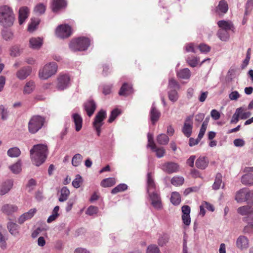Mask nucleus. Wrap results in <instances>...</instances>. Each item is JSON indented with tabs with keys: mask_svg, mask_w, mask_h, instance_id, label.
<instances>
[{
	"mask_svg": "<svg viewBox=\"0 0 253 253\" xmlns=\"http://www.w3.org/2000/svg\"><path fill=\"white\" fill-rule=\"evenodd\" d=\"M30 153L33 163L39 167L45 161L47 155V146L42 144L35 145Z\"/></svg>",
	"mask_w": 253,
	"mask_h": 253,
	"instance_id": "1",
	"label": "nucleus"
},
{
	"mask_svg": "<svg viewBox=\"0 0 253 253\" xmlns=\"http://www.w3.org/2000/svg\"><path fill=\"white\" fill-rule=\"evenodd\" d=\"M209 164V161L205 157H200L196 161V166L197 168L201 169H205Z\"/></svg>",
	"mask_w": 253,
	"mask_h": 253,
	"instance_id": "27",
	"label": "nucleus"
},
{
	"mask_svg": "<svg viewBox=\"0 0 253 253\" xmlns=\"http://www.w3.org/2000/svg\"><path fill=\"white\" fill-rule=\"evenodd\" d=\"M13 181L8 179L3 182L0 186V195L2 196L7 193L12 188Z\"/></svg>",
	"mask_w": 253,
	"mask_h": 253,
	"instance_id": "16",
	"label": "nucleus"
},
{
	"mask_svg": "<svg viewBox=\"0 0 253 253\" xmlns=\"http://www.w3.org/2000/svg\"><path fill=\"white\" fill-rule=\"evenodd\" d=\"M42 44V40L40 38H32L29 40V45L32 49H38Z\"/></svg>",
	"mask_w": 253,
	"mask_h": 253,
	"instance_id": "25",
	"label": "nucleus"
},
{
	"mask_svg": "<svg viewBox=\"0 0 253 253\" xmlns=\"http://www.w3.org/2000/svg\"><path fill=\"white\" fill-rule=\"evenodd\" d=\"M127 188V186L124 183L120 184L117 186L113 188L112 191L111 193L113 194H116L120 192L124 191L126 190Z\"/></svg>",
	"mask_w": 253,
	"mask_h": 253,
	"instance_id": "49",
	"label": "nucleus"
},
{
	"mask_svg": "<svg viewBox=\"0 0 253 253\" xmlns=\"http://www.w3.org/2000/svg\"><path fill=\"white\" fill-rule=\"evenodd\" d=\"M177 76L181 79H188L190 77L191 72L188 68H184L178 71L177 73Z\"/></svg>",
	"mask_w": 253,
	"mask_h": 253,
	"instance_id": "35",
	"label": "nucleus"
},
{
	"mask_svg": "<svg viewBox=\"0 0 253 253\" xmlns=\"http://www.w3.org/2000/svg\"><path fill=\"white\" fill-rule=\"evenodd\" d=\"M248 190L246 188H243L239 190L236 195L235 200L238 203H242L246 202L248 196Z\"/></svg>",
	"mask_w": 253,
	"mask_h": 253,
	"instance_id": "22",
	"label": "nucleus"
},
{
	"mask_svg": "<svg viewBox=\"0 0 253 253\" xmlns=\"http://www.w3.org/2000/svg\"><path fill=\"white\" fill-rule=\"evenodd\" d=\"M36 211L37 210L36 209H32L30 210L28 212L23 213L19 217L18 219V223L22 224L26 220L31 218L34 216Z\"/></svg>",
	"mask_w": 253,
	"mask_h": 253,
	"instance_id": "23",
	"label": "nucleus"
},
{
	"mask_svg": "<svg viewBox=\"0 0 253 253\" xmlns=\"http://www.w3.org/2000/svg\"><path fill=\"white\" fill-rule=\"evenodd\" d=\"M152 150L156 152V156L158 158L163 157L165 154V150L163 147L157 148L156 146L155 148Z\"/></svg>",
	"mask_w": 253,
	"mask_h": 253,
	"instance_id": "59",
	"label": "nucleus"
},
{
	"mask_svg": "<svg viewBox=\"0 0 253 253\" xmlns=\"http://www.w3.org/2000/svg\"><path fill=\"white\" fill-rule=\"evenodd\" d=\"M157 141L161 145H167L169 143V138L166 134L161 133L157 136Z\"/></svg>",
	"mask_w": 253,
	"mask_h": 253,
	"instance_id": "40",
	"label": "nucleus"
},
{
	"mask_svg": "<svg viewBox=\"0 0 253 253\" xmlns=\"http://www.w3.org/2000/svg\"><path fill=\"white\" fill-rule=\"evenodd\" d=\"M169 236L165 233L160 235L158 239V244L161 247L165 246L169 242Z\"/></svg>",
	"mask_w": 253,
	"mask_h": 253,
	"instance_id": "39",
	"label": "nucleus"
},
{
	"mask_svg": "<svg viewBox=\"0 0 253 253\" xmlns=\"http://www.w3.org/2000/svg\"><path fill=\"white\" fill-rule=\"evenodd\" d=\"M228 9V6L225 0H221L219 1L218 6L216 7V11L218 14L226 13Z\"/></svg>",
	"mask_w": 253,
	"mask_h": 253,
	"instance_id": "28",
	"label": "nucleus"
},
{
	"mask_svg": "<svg viewBox=\"0 0 253 253\" xmlns=\"http://www.w3.org/2000/svg\"><path fill=\"white\" fill-rule=\"evenodd\" d=\"M184 179L182 176H174L171 179V183L176 186H180L183 184Z\"/></svg>",
	"mask_w": 253,
	"mask_h": 253,
	"instance_id": "45",
	"label": "nucleus"
},
{
	"mask_svg": "<svg viewBox=\"0 0 253 253\" xmlns=\"http://www.w3.org/2000/svg\"><path fill=\"white\" fill-rule=\"evenodd\" d=\"M217 25L220 28V29H223V30L227 31L229 30L233 31L234 30V26L233 23L229 20H220L218 21Z\"/></svg>",
	"mask_w": 253,
	"mask_h": 253,
	"instance_id": "20",
	"label": "nucleus"
},
{
	"mask_svg": "<svg viewBox=\"0 0 253 253\" xmlns=\"http://www.w3.org/2000/svg\"><path fill=\"white\" fill-rule=\"evenodd\" d=\"M7 154L11 158L18 157L21 154V151L18 147H14L9 149Z\"/></svg>",
	"mask_w": 253,
	"mask_h": 253,
	"instance_id": "36",
	"label": "nucleus"
},
{
	"mask_svg": "<svg viewBox=\"0 0 253 253\" xmlns=\"http://www.w3.org/2000/svg\"><path fill=\"white\" fill-rule=\"evenodd\" d=\"M72 117L75 125L76 130L80 131L82 127L83 119L82 117L77 113L73 114Z\"/></svg>",
	"mask_w": 253,
	"mask_h": 253,
	"instance_id": "26",
	"label": "nucleus"
},
{
	"mask_svg": "<svg viewBox=\"0 0 253 253\" xmlns=\"http://www.w3.org/2000/svg\"><path fill=\"white\" fill-rule=\"evenodd\" d=\"M171 202L174 205L179 204L181 201L180 196L178 192H173L171 193L170 198Z\"/></svg>",
	"mask_w": 253,
	"mask_h": 253,
	"instance_id": "44",
	"label": "nucleus"
},
{
	"mask_svg": "<svg viewBox=\"0 0 253 253\" xmlns=\"http://www.w3.org/2000/svg\"><path fill=\"white\" fill-rule=\"evenodd\" d=\"M83 182V179L80 174L76 176L75 179L72 182V185L74 188H78L80 187L81 184Z\"/></svg>",
	"mask_w": 253,
	"mask_h": 253,
	"instance_id": "54",
	"label": "nucleus"
},
{
	"mask_svg": "<svg viewBox=\"0 0 253 253\" xmlns=\"http://www.w3.org/2000/svg\"><path fill=\"white\" fill-rule=\"evenodd\" d=\"M55 33L60 38H67L72 34L71 28L67 24L60 25L57 27Z\"/></svg>",
	"mask_w": 253,
	"mask_h": 253,
	"instance_id": "7",
	"label": "nucleus"
},
{
	"mask_svg": "<svg viewBox=\"0 0 253 253\" xmlns=\"http://www.w3.org/2000/svg\"><path fill=\"white\" fill-rule=\"evenodd\" d=\"M66 2L65 0H53L52 8L53 12H57L60 9L65 7Z\"/></svg>",
	"mask_w": 253,
	"mask_h": 253,
	"instance_id": "29",
	"label": "nucleus"
},
{
	"mask_svg": "<svg viewBox=\"0 0 253 253\" xmlns=\"http://www.w3.org/2000/svg\"><path fill=\"white\" fill-rule=\"evenodd\" d=\"M241 108H237L236 109L235 113L232 116V119L230 121L231 124H236L238 122L239 119L240 118V114Z\"/></svg>",
	"mask_w": 253,
	"mask_h": 253,
	"instance_id": "51",
	"label": "nucleus"
},
{
	"mask_svg": "<svg viewBox=\"0 0 253 253\" xmlns=\"http://www.w3.org/2000/svg\"><path fill=\"white\" fill-rule=\"evenodd\" d=\"M57 70V65L52 62L46 64L42 69L40 70L39 76L41 79L46 80L54 75Z\"/></svg>",
	"mask_w": 253,
	"mask_h": 253,
	"instance_id": "5",
	"label": "nucleus"
},
{
	"mask_svg": "<svg viewBox=\"0 0 253 253\" xmlns=\"http://www.w3.org/2000/svg\"><path fill=\"white\" fill-rule=\"evenodd\" d=\"M243 220L247 223L243 229L244 233H250L253 231V211L248 216L244 217Z\"/></svg>",
	"mask_w": 253,
	"mask_h": 253,
	"instance_id": "12",
	"label": "nucleus"
},
{
	"mask_svg": "<svg viewBox=\"0 0 253 253\" xmlns=\"http://www.w3.org/2000/svg\"><path fill=\"white\" fill-rule=\"evenodd\" d=\"M235 245L237 249L241 251H244L249 248L250 240L247 236L241 235L236 239Z\"/></svg>",
	"mask_w": 253,
	"mask_h": 253,
	"instance_id": "8",
	"label": "nucleus"
},
{
	"mask_svg": "<svg viewBox=\"0 0 253 253\" xmlns=\"http://www.w3.org/2000/svg\"><path fill=\"white\" fill-rule=\"evenodd\" d=\"M147 182L148 194L157 191L156 190V185L153 178V173L151 172H148L147 174Z\"/></svg>",
	"mask_w": 253,
	"mask_h": 253,
	"instance_id": "18",
	"label": "nucleus"
},
{
	"mask_svg": "<svg viewBox=\"0 0 253 253\" xmlns=\"http://www.w3.org/2000/svg\"><path fill=\"white\" fill-rule=\"evenodd\" d=\"M29 9L26 6L21 7L19 10V23L22 25L28 18Z\"/></svg>",
	"mask_w": 253,
	"mask_h": 253,
	"instance_id": "21",
	"label": "nucleus"
},
{
	"mask_svg": "<svg viewBox=\"0 0 253 253\" xmlns=\"http://www.w3.org/2000/svg\"><path fill=\"white\" fill-rule=\"evenodd\" d=\"M31 70L29 66L23 67L17 72L16 77L20 80H24L30 75Z\"/></svg>",
	"mask_w": 253,
	"mask_h": 253,
	"instance_id": "19",
	"label": "nucleus"
},
{
	"mask_svg": "<svg viewBox=\"0 0 253 253\" xmlns=\"http://www.w3.org/2000/svg\"><path fill=\"white\" fill-rule=\"evenodd\" d=\"M187 62L190 66L194 67L198 64L199 59L197 57H193L192 58H188L187 59Z\"/></svg>",
	"mask_w": 253,
	"mask_h": 253,
	"instance_id": "63",
	"label": "nucleus"
},
{
	"mask_svg": "<svg viewBox=\"0 0 253 253\" xmlns=\"http://www.w3.org/2000/svg\"><path fill=\"white\" fill-rule=\"evenodd\" d=\"M83 160V156L80 154H75L72 160V164L74 167H78L80 165Z\"/></svg>",
	"mask_w": 253,
	"mask_h": 253,
	"instance_id": "46",
	"label": "nucleus"
},
{
	"mask_svg": "<svg viewBox=\"0 0 253 253\" xmlns=\"http://www.w3.org/2000/svg\"><path fill=\"white\" fill-rule=\"evenodd\" d=\"M17 210L18 207L16 205L9 204L3 205L1 208L2 212L7 215H11Z\"/></svg>",
	"mask_w": 253,
	"mask_h": 253,
	"instance_id": "17",
	"label": "nucleus"
},
{
	"mask_svg": "<svg viewBox=\"0 0 253 253\" xmlns=\"http://www.w3.org/2000/svg\"><path fill=\"white\" fill-rule=\"evenodd\" d=\"M35 83L32 81L27 82L23 88L24 94H30L32 93L35 88Z\"/></svg>",
	"mask_w": 253,
	"mask_h": 253,
	"instance_id": "33",
	"label": "nucleus"
},
{
	"mask_svg": "<svg viewBox=\"0 0 253 253\" xmlns=\"http://www.w3.org/2000/svg\"><path fill=\"white\" fill-rule=\"evenodd\" d=\"M46 6L43 4L40 3L36 5L34 8V12L37 15H41L45 12Z\"/></svg>",
	"mask_w": 253,
	"mask_h": 253,
	"instance_id": "43",
	"label": "nucleus"
},
{
	"mask_svg": "<svg viewBox=\"0 0 253 253\" xmlns=\"http://www.w3.org/2000/svg\"><path fill=\"white\" fill-rule=\"evenodd\" d=\"M84 107L87 115L90 117L94 113L96 108V105L92 99H89L84 103Z\"/></svg>",
	"mask_w": 253,
	"mask_h": 253,
	"instance_id": "15",
	"label": "nucleus"
},
{
	"mask_svg": "<svg viewBox=\"0 0 253 253\" xmlns=\"http://www.w3.org/2000/svg\"><path fill=\"white\" fill-rule=\"evenodd\" d=\"M90 41L89 39L85 37H80L73 40L70 43V49L74 51L86 50L90 45Z\"/></svg>",
	"mask_w": 253,
	"mask_h": 253,
	"instance_id": "3",
	"label": "nucleus"
},
{
	"mask_svg": "<svg viewBox=\"0 0 253 253\" xmlns=\"http://www.w3.org/2000/svg\"><path fill=\"white\" fill-rule=\"evenodd\" d=\"M57 80V87L59 90H63L69 86L70 78L68 75H60Z\"/></svg>",
	"mask_w": 253,
	"mask_h": 253,
	"instance_id": "10",
	"label": "nucleus"
},
{
	"mask_svg": "<svg viewBox=\"0 0 253 253\" xmlns=\"http://www.w3.org/2000/svg\"><path fill=\"white\" fill-rule=\"evenodd\" d=\"M106 117V112L103 110H100L96 115L94 121L93 122V126L95 129L97 135L99 136L101 133V127L103 125V121Z\"/></svg>",
	"mask_w": 253,
	"mask_h": 253,
	"instance_id": "6",
	"label": "nucleus"
},
{
	"mask_svg": "<svg viewBox=\"0 0 253 253\" xmlns=\"http://www.w3.org/2000/svg\"><path fill=\"white\" fill-rule=\"evenodd\" d=\"M148 137V145L147 147L151 148L152 150H154L156 147V145L153 141V136L150 133H148L147 134Z\"/></svg>",
	"mask_w": 253,
	"mask_h": 253,
	"instance_id": "56",
	"label": "nucleus"
},
{
	"mask_svg": "<svg viewBox=\"0 0 253 253\" xmlns=\"http://www.w3.org/2000/svg\"><path fill=\"white\" fill-rule=\"evenodd\" d=\"M0 114L1 115V119L2 120L7 119L9 115V111L7 108H5L4 105H0Z\"/></svg>",
	"mask_w": 253,
	"mask_h": 253,
	"instance_id": "50",
	"label": "nucleus"
},
{
	"mask_svg": "<svg viewBox=\"0 0 253 253\" xmlns=\"http://www.w3.org/2000/svg\"><path fill=\"white\" fill-rule=\"evenodd\" d=\"M70 194L69 190L66 187H63L61 190V195L59 198L60 202H64L67 200Z\"/></svg>",
	"mask_w": 253,
	"mask_h": 253,
	"instance_id": "41",
	"label": "nucleus"
},
{
	"mask_svg": "<svg viewBox=\"0 0 253 253\" xmlns=\"http://www.w3.org/2000/svg\"><path fill=\"white\" fill-rule=\"evenodd\" d=\"M22 49L19 45H14L12 47L10 50V55L13 57H16L20 55Z\"/></svg>",
	"mask_w": 253,
	"mask_h": 253,
	"instance_id": "52",
	"label": "nucleus"
},
{
	"mask_svg": "<svg viewBox=\"0 0 253 253\" xmlns=\"http://www.w3.org/2000/svg\"><path fill=\"white\" fill-rule=\"evenodd\" d=\"M98 211V208L93 206H89L86 211V214L89 215H93L97 213Z\"/></svg>",
	"mask_w": 253,
	"mask_h": 253,
	"instance_id": "60",
	"label": "nucleus"
},
{
	"mask_svg": "<svg viewBox=\"0 0 253 253\" xmlns=\"http://www.w3.org/2000/svg\"><path fill=\"white\" fill-rule=\"evenodd\" d=\"M168 96L169 100L173 102H176L178 99V95L175 89H171L168 92Z\"/></svg>",
	"mask_w": 253,
	"mask_h": 253,
	"instance_id": "48",
	"label": "nucleus"
},
{
	"mask_svg": "<svg viewBox=\"0 0 253 253\" xmlns=\"http://www.w3.org/2000/svg\"><path fill=\"white\" fill-rule=\"evenodd\" d=\"M146 253H160V251L156 245H151L147 247Z\"/></svg>",
	"mask_w": 253,
	"mask_h": 253,
	"instance_id": "55",
	"label": "nucleus"
},
{
	"mask_svg": "<svg viewBox=\"0 0 253 253\" xmlns=\"http://www.w3.org/2000/svg\"><path fill=\"white\" fill-rule=\"evenodd\" d=\"M241 182L246 185H253V174L249 173L244 174L242 177Z\"/></svg>",
	"mask_w": 253,
	"mask_h": 253,
	"instance_id": "31",
	"label": "nucleus"
},
{
	"mask_svg": "<svg viewBox=\"0 0 253 253\" xmlns=\"http://www.w3.org/2000/svg\"><path fill=\"white\" fill-rule=\"evenodd\" d=\"M193 115L187 117L185 120L184 125L182 128V133L187 137H189L192 134L193 128Z\"/></svg>",
	"mask_w": 253,
	"mask_h": 253,
	"instance_id": "9",
	"label": "nucleus"
},
{
	"mask_svg": "<svg viewBox=\"0 0 253 253\" xmlns=\"http://www.w3.org/2000/svg\"><path fill=\"white\" fill-rule=\"evenodd\" d=\"M162 169L168 173H172L179 171V166L174 162H168L163 166Z\"/></svg>",
	"mask_w": 253,
	"mask_h": 253,
	"instance_id": "14",
	"label": "nucleus"
},
{
	"mask_svg": "<svg viewBox=\"0 0 253 253\" xmlns=\"http://www.w3.org/2000/svg\"><path fill=\"white\" fill-rule=\"evenodd\" d=\"M246 202L248 204L253 205V191L248 190Z\"/></svg>",
	"mask_w": 253,
	"mask_h": 253,
	"instance_id": "64",
	"label": "nucleus"
},
{
	"mask_svg": "<svg viewBox=\"0 0 253 253\" xmlns=\"http://www.w3.org/2000/svg\"><path fill=\"white\" fill-rule=\"evenodd\" d=\"M217 35L220 40L224 42L227 41L230 37L228 31L223 30V29H219L217 32Z\"/></svg>",
	"mask_w": 253,
	"mask_h": 253,
	"instance_id": "37",
	"label": "nucleus"
},
{
	"mask_svg": "<svg viewBox=\"0 0 253 253\" xmlns=\"http://www.w3.org/2000/svg\"><path fill=\"white\" fill-rule=\"evenodd\" d=\"M151 204L153 207L157 210H160L162 208L161 199L157 191L148 194Z\"/></svg>",
	"mask_w": 253,
	"mask_h": 253,
	"instance_id": "11",
	"label": "nucleus"
},
{
	"mask_svg": "<svg viewBox=\"0 0 253 253\" xmlns=\"http://www.w3.org/2000/svg\"><path fill=\"white\" fill-rule=\"evenodd\" d=\"M161 115V112L156 108L155 103H153L151 107L149 113L150 119L153 125H155V124L158 121Z\"/></svg>",
	"mask_w": 253,
	"mask_h": 253,
	"instance_id": "13",
	"label": "nucleus"
},
{
	"mask_svg": "<svg viewBox=\"0 0 253 253\" xmlns=\"http://www.w3.org/2000/svg\"><path fill=\"white\" fill-rule=\"evenodd\" d=\"M3 38L7 41L12 39L13 33L10 30H4L2 31Z\"/></svg>",
	"mask_w": 253,
	"mask_h": 253,
	"instance_id": "58",
	"label": "nucleus"
},
{
	"mask_svg": "<svg viewBox=\"0 0 253 253\" xmlns=\"http://www.w3.org/2000/svg\"><path fill=\"white\" fill-rule=\"evenodd\" d=\"M222 175L220 173H218L216 174L214 182L212 185V189L214 190H217L219 189L222 183Z\"/></svg>",
	"mask_w": 253,
	"mask_h": 253,
	"instance_id": "34",
	"label": "nucleus"
},
{
	"mask_svg": "<svg viewBox=\"0 0 253 253\" xmlns=\"http://www.w3.org/2000/svg\"><path fill=\"white\" fill-rule=\"evenodd\" d=\"M239 108H241L242 110H241V114L240 115V119H242V120H245V119H247V118H249L251 116V113L250 112H244L245 109L243 107H239Z\"/></svg>",
	"mask_w": 253,
	"mask_h": 253,
	"instance_id": "62",
	"label": "nucleus"
},
{
	"mask_svg": "<svg viewBox=\"0 0 253 253\" xmlns=\"http://www.w3.org/2000/svg\"><path fill=\"white\" fill-rule=\"evenodd\" d=\"M39 23L40 20L39 19H31V22L28 26V31L30 32H33L36 29L37 26L39 24Z\"/></svg>",
	"mask_w": 253,
	"mask_h": 253,
	"instance_id": "47",
	"label": "nucleus"
},
{
	"mask_svg": "<svg viewBox=\"0 0 253 253\" xmlns=\"http://www.w3.org/2000/svg\"><path fill=\"white\" fill-rule=\"evenodd\" d=\"M115 183V178L109 177L102 180L101 182V186L103 187H108L113 186Z\"/></svg>",
	"mask_w": 253,
	"mask_h": 253,
	"instance_id": "38",
	"label": "nucleus"
},
{
	"mask_svg": "<svg viewBox=\"0 0 253 253\" xmlns=\"http://www.w3.org/2000/svg\"><path fill=\"white\" fill-rule=\"evenodd\" d=\"M7 229L10 233L14 236H16L19 234V226L15 223L11 221H9L7 225Z\"/></svg>",
	"mask_w": 253,
	"mask_h": 253,
	"instance_id": "30",
	"label": "nucleus"
},
{
	"mask_svg": "<svg viewBox=\"0 0 253 253\" xmlns=\"http://www.w3.org/2000/svg\"><path fill=\"white\" fill-rule=\"evenodd\" d=\"M133 92L132 87L131 85L124 83L122 85L119 92V94L121 96H127L132 93Z\"/></svg>",
	"mask_w": 253,
	"mask_h": 253,
	"instance_id": "24",
	"label": "nucleus"
},
{
	"mask_svg": "<svg viewBox=\"0 0 253 253\" xmlns=\"http://www.w3.org/2000/svg\"><path fill=\"white\" fill-rule=\"evenodd\" d=\"M121 114V111L118 109H115L112 111L108 122L112 123L115 119Z\"/></svg>",
	"mask_w": 253,
	"mask_h": 253,
	"instance_id": "53",
	"label": "nucleus"
},
{
	"mask_svg": "<svg viewBox=\"0 0 253 253\" xmlns=\"http://www.w3.org/2000/svg\"><path fill=\"white\" fill-rule=\"evenodd\" d=\"M253 211V208L249 206H242L238 208V212L242 215L248 216Z\"/></svg>",
	"mask_w": 253,
	"mask_h": 253,
	"instance_id": "32",
	"label": "nucleus"
},
{
	"mask_svg": "<svg viewBox=\"0 0 253 253\" xmlns=\"http://www.w3.org/2000/svg\"><path fill=\"white\" fill-rule=\"evenodd\" d=\"M169 87L171 89H178L179 88V85L174 79H171L169 80Z\"/></svg>",
	"mask_w": 253,
	"mask_h": 253,
	"instance_id": "57",
	"label": "nucleus"
},
{
	"mask_svg": "<svg viewBox=\"0 0 253 253\" xmlns=\"http://www.w3.org/2000/svg\"><path fill=\"white\" fill-rule=\"evenodd\" d=\"M37 182L33 178L30 179L26 185V188L29 192H31L34 189V187L36 185Z\"/></svg>",
	"mask_w": 253,
	"mask_h": 253,
	"instance_id": "61",
	"label": "nucleus"
},
{
	"mask_svg": "<svg viewBox=\"0 0 253 253\" xmlns=\"http://www.w3.org/2000/svg\"><path fill=\"white\" fill-rule=\"evenodd\" d=\"M14 17L12 9L6 5L0 7V24L4 27L11 26Z\"/></svg>",
	"mask_w": 253,
	"mask_h": 253,
	"instance_id": "2",
	"label": "nucleus"
},
{
	"mask_svg": "<svg viewBox=\"0 0 253 253\" xmlns=\"http://www.w3.org/2000/svg\"><path fill=\"white\" fill-rule=\"evenodd\" d=\"M45 122L44 117L36 115L33 116L28 123V130L32 134L36 133L42 128Z\"/></svg>",
	"mask_w": 253,
	"mask_h": 253,
	"instance_id": "4",
	"label": "nucleus"
},
{
	"mask_svg": "<svg viewBox=\"0 0 253 253\" xmlns=\"http://www.w3.org/2000/svg\"><path fill=\"white\" fill-rule=\"evenodd\" d=\"M9 168L13 173H19L21 170V163L20 161H18L13 165L9 166Z\"/></svg>",
	"mask_w": 253,
	"mask_h": 253,
	"instance_id": "42",
	"label": "nucleus"
}]
</instances>
